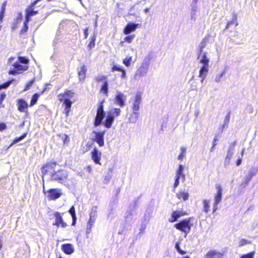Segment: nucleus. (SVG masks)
I'll list each match as a JSON object with an SVG mask.
<instances>
[{
  "mask_svg": "<svg viewBox=\"0 0 258 258\" xmlns=\"http://www.w3.org/2000/svg\"><path fill=\"white\" fill-rule=\"evenodd\" d=\"M78 71L79 80L80 81H84L86 78V74L87 72L86 67L84 64H83L81 66L80 68H78Z\"/></svg>",
  "mask_w": 258,
  "mask_h": 258,
  "instance_id": "nucleus-17",
  "label": "nucleus"
},
{
  "mask_svg": "<svg viewBox=\"0 0 258 258\" xmlns=\"http://www.w3.org/2000/svg\"><path fill=\"white\" fill-rule=\"evenodd\" d=\"M190 218L184 219L179 223L174 225V227L185 233L184 237H186L187 234L189 232L191 229V225H190Z\"/></svg>",
  "mask_w": 258,
  "mask_h": 258,
  "instance_id": "nucleus-2",
  "label": "nucleus"
},
{
  "mask_svg": "<svg viewBox=\"0 0 258 258\" xmlns=\"http://www.w3.org/2000/svg\"><path fill=\"white\" fill-rule=\"evenodd\" d=\"M252 178V177L248 174L246 175L242 179L241 185L243 186V187L245 186L249 183Z\"/></svg>",
  "mask_w": 258,
  "mask_h": 258,
  "instance_id": "nucleus-33",
  "label": "nucleus"
},
{
  "mask_svg": "<svg viewBox=\"0 0 258 258\" xmlns=\"http://www.w3.org/2000/svg\"><path fill=\"white\" fill-rule=\"evenodd\" d=\"M19 73L18 71L15 69L12 70H10L9 71V74L13 75H15L16 74Z\"/></svg>",
  "mask_w": 258,
  "mask_h": 258,
  "instance_id": "nucleus-64",
  "label": "nucleus"
},
{
  "mask_svg": "<svg viewBox=\"0 0 258 258\" xmlns=\"http://www.w3.org/2000/svg\"><path fill=\"white\" fill-rule=\"evenodd\" d=\"M258 172V166H252L248 172V174L253 177L255 176Z\"/></svg>",
  "mask_w": 258,
  "mask_h": 258,
  "instance_id": "nucleus-32",
  "label": "nucleus"
},
{
  "mask_svg": "<svg viewBox=\"0 0 258 258\" xmlns=\"http://www.w3.org/2000/svg\"><path fill=\"white\" fill-rule=\"evenodd\" d=\"M97 207H93L92 209L91 212L90 214V219L93 220H96L97 217Z\"/></svg>",
  "mask_w": 258,
  "mask_h": 258,
  "instance_id": "nucleus-30",
  "label": "nucleus"
},
{
  "mask_svg": "<svg viewBox=\"0 0 258 258\" xmlns=\"http://www.w3.org/2000/svg\"><path fill=\"white\" fill-rule=\"evenodd\" d=\"M62 139L63 140L64 143H68L70 141L69 137L67 135H63L62 136Z\"/></svg>",
  "mask_w": 258,
  "mask_h": 258,
  "instance_id": "nucleus-60",
  "label": "nucleus"
},
{
  "mask_svg": "<svg viewBox=\"0 0 258 258\" xmlns=\"http://www.w3.org/2000/svg\"><path fill=\"white\" fill-rule=\"evenodd\" d=\"M122 68L120 67V66H113L112 68V71H120L121 72L122 70Z\"/></svg>",
  "mask_w": 258,
  "mask_h": 258,
  "instance_id": "nucleus-57",
  "label": "nucleus"
},
{
  "mask_svg": "<svg viewBox=\"0 0 258 258\" xmlns=\"http://www.w3.org/2000/svg\"><path fill=\"white\" fill-rule=\"evenodd\" d=\"M93 133L95 135L94 141L96 142L100 147L103 146L104 145V136L105 132H96L94 131Z\"/></svg>",
  "mask_w": 258,
  "mask_h": 258,
  "instance_id": "nucleus-7",
  "label": "nucleus"
},
{
  "mask_svg": "<svg viewBox=\"0 0 258 258\" xmlns=\"http://www.w3.org/2000/svg\"><path fill=\"white\" fill-rule=\"evenodd\" d=\"M114 120V119L113 118V116L107 113V116L104 122H103V124L106 128H109L111 127Z\"/></svg>",
  "mask_w": 258,
  "mask_h": 258,
  "instance_id": "nucleus-20",
  "label": "nucleus"
},
{
  "mask_svg": "<svg viewBox=\"0 0 258 258\" xmlns=\"http://www.w3.org/2000/svg\"><path fill=\"white\" fill-rule=\"evenodd\" d=\"M96 40V35L94 34V35L92 36L91 38V40L89 44L88 45V48L90 49H92V48L94 47L95 45V41Z\"/></svg>",
  "mask_w": 258,
  "mask_h": 258,
  "instance_id": "nucleus-42",
  "label": "nucleus"
},
{
  "mask_svg": "<svg viewBox=\"0 0 258 258\" xmlns=\"http://www.w3.org/2000/svg\"><path fill=\"white\" fill-rule=\"evenodd\" d=\"M135 37V35L127 36L124 38V40L128 43H131Z\"/></svg>",
  "mask_w": 258,
  "mask_h": 258,
  "instance_id": "nucleus-51",
  "label": "nucleus"
},
{
  "mask_svg": "<svg viewBox=\"0 0 258 258\" xmlns=\"http://www.w3.org/2000/svg\"><path fill=\"white\" fill-rule=\"evenodd\" d=\"M107 79L106 77L104 76H98L96 80V81L97 82H101V81H102L103 80H106Z\"/></svg>",
  "mask_w": 258,
  "mask_h": 258,
  "instance_id": "nucleus-56",
  "label": "nucleus"
},
{
  "mask_svg": "<svg viewBox=\"0 0 258 258\" xmlns=\"http://www.w3.org/2000/svg\"><path fill=\"white\" fill-rule=\"evenodd\" d=\"M236 145V142H234L229 145L227 154L226 157L232 158L233 155V151L234 150L235 146Z\"/></svg>",
  "mask_w": 258,
  "mask_h": 258,
  "instance_id": "nucleus-25",
  "label": "nucleus"
},
{
  "mask_svg": "<svg viewBox=\"0 0 258 258\" xmlns=\"http://www.w3.org/2000/svg\"><path fill=\"white\" fill-rule=\"evenodd\" d=\"M126 96L119 91H117L114 97V102L120 107H123L125 105Z\"/></svg>",
  "mask_w": 258,
  "mask_h": 258,
  "instance_id": "nucleus-6",
  "label": "nucleus"
},
{
  "mask_svg": "<svg viewBox=\"0 0 258 258\" xmlns=\"http://www.w3.org/2000/svg\"><path fill=\"white\" fill-rule=\"evenodd\" d=\"M12 81H9L7 82H5L1 85H0L1 89H6L8 88L12 83Z\"/></svg>",
  "mask_w": 258,
  "mask_h": 258,
  "instance_id": "nucleus-49",
  "label": "nucleus"
},
{
  "mask_svg": "<svg viewBox=\"0 0 258 258\" xmlns=\"http://www.w3.org/2000/svg\"><path fill=\"white\" fill-rule=\"evenodd\" d=\"M223 254L216 250L209 251L204 256V258H222Z\"/></svg>",
  "mask_w": 258,
  "mask_h": 258,
  "instance_id": "nucleus-13",
  "label": "nucleus"
},
{
  "mask_svg": "<svg viewBox=\"0 0 258 258\" xmlns=\"http://www.w3.org/2000/svg\"><path fill=\"white\" fill-rule=\"evenodd\" d=\"M121 78L122 79H124L126 77V74L125 71L123 69L121 71Z\"/></svg>",
  "mask_w": 258,
  "mask_h": 258,
  "instance_id": "nucleus-63",
  "label": "nucleus"
},
{
  "mask_svg": "<svg viewBox=\"0 0 258 258\" xmlns=\"http://www.w3.org/2000/svg\"><path fill=\"white\" fill-rule=\"evenodd\" d=\"M172 215L177 220L178 218L181 217V216H183L184 215H187V213L185 212H183L182 211H175L172 213Z\"/></svg>",
  "mask_w": 258,
  "mask_h": 258,
  "instance_id": "nucleus-29",
  "label": "nucleus"
},
{
  "mask_svg": "<svg viewBox=\"0 0 258 258\" xmlns=\"http://www.w3.org/2000/svg\"><path fill=\"white\" fill-rule=\"evenodd\" d=\"M139 24H136L135 23H128L123 30V33L125 35L130 34L131 32L135 31L138 28Z\"/></svg>",
  "mask_w": 258,
  "mask_h": 258,
  "instance_id": "nucleus-10",
  "label": "nucleus"
},
{
  "mask_svg": "<svg viewBox=\"0 0 258 258\" xmlns=\"http://www.w3.org/2000/svg\"><path fill=\"white\" fill-rule=\"evenodd\" d=\"M183 169H184V166L180 164L178 166V168L176 172V176H178L179 177H182L183 180H185V174L183 173Z\"/></svg>",
  "mask_w": 258,
  "mask_h": 258,
  "instance_id": "nucleus-24",
  "label": "nucleus"
},
{
  "mask_svg": "<svg viewBox=\"0 0 258 258\" xmlns=\"http://www.w3.org/2000/svg\"><path fill=\"white\" fill-rule=\"evenodd\" d=\"M203 204H204V212L207 213L209 211L210 208V205H209V202L206 200H204L203 201Z\"/></svg>",
  "mask_w": 258,
  "mask_h": 258,
  "instance_id": "nucleus-41",
  "label": "nucleus"
},
{
  "mask_svg": "<svg viewBox=\"0 0 258 258\" xmlns=\"http://www.w3.org/2000/svg\"><path fill=\"white\" fill-rule=\"evenodd\" d=\"M69 212L71 215L72 217H75L76 216L75 212V208L74 206H73L69 210Z\"/></svg>",
  "mask_w": 258,
  "mask_h": 258,
  "instance_id": "nucleus-55",
  "label": "nucleus"
},
{
  "mask_svg": "<svg viewBox=\"0 0 258 258\" xmlns=\"http://www.w3.org/2000/svg\"><path fill=\"white\" fill-rule=\"evenodd\" d=\"M197 83L196 82H194L192 83H191V85H190V90H195L197 89Z\"/></svg>",
  "mask_w": 258,
  "mask_h": 258,
  "instance_id": "nucleus-61",
  "label": "nucleus"
},
{
  "mask_svg": "<svg viewBox=\"0 0 258 258\" xmlns=\"http://www.w3.org/2000/svg\"><path fill=\"white\" fill-rule=\"evenodd\" d=\"M255 253V251H253L247 254H243L240 258H253Z\"/></svg>",
  "mask_w": 258,
  "mask_h": 258,
  "instance_id": "nucleus-44",
  "label": "nucleus"
},
{
  "mask_svg": "<svg viewBox=\"0 0 258 258\" xmlns=\"http://www.w3.org/2000/svg\"><path fill=\"white\" fill-rule=\"evenodd\" d=\"M207 39L205 38L199 45V52H203L204 48L206 46Z\"/></svg>",
  "mask_w": 258,
  "mask_h": 258,
  "instance_id": "nucleus-37",
  "label": "nucleus"
},
{
  "mask_svg": "<svg viewBox=\"0 0 258 258\" xmlns=\"http://www.w3.org/2000/svg\"><path fill=\"white\" fill-rule=\"evenodd\" d=\"M35 82V79H33L31 81H29V82L26 84V87L25 89H24V91H27L29 90L31 87L32 86V85L34 84Z\"/></svg>",
  "mask_w": 258,
  "mask_h": 258,
  "instance_id": "nucleus-48",
  "label": "nucleus"
},
{
  "mask_svg": "<svg viewBox=\"0 0 258 258\" xmlns=\"http://www.w3.org/2000/svg\"><path fill=\"white\" fill-rule=\"evenodd\" d=\"M209 71V66H202L199 71V77H206Z\"/></svg>",
  "mask_w": 258,
  "mask_h": 258,
  "instance_id": "nucleus-22",
  "label": "nucleus"
},
{
  "mask_svg": "<svg viewBox=\"0 0 258 258\" xmlns=\"http://www.w3.org/2000/svg\"><path fill=\"white\" fill-rule=\"evenodd\" d=\"M28 26L27 25V22H25L24 23V27L21 30V33H24L26 32L28 30Z\"/></svg>",
  "mask_w": 258,
  "mask_h": 258,
  "instance_id": "nucleus-53",
  "label": "nucleus"
},
{
  "mask_svg": "<svg viewBox=\"0 0 258 258\" xmlns=\"http://www.w3.org/2000/svg\"><path fill=\"white\" fill-rule=\"evenodd\" d=\"M42 0H35L33 3L31 4V6L26 10L27 18H30L31 16H34L37 13V11L34 10V6Z\"/></svg>",
  "mask_w": 258,
  "mask_h": 258,
  "instance_id": "nucleus-12",
  "label": "nucleus"
},
{
  "mask_svg": "<svg viewBox=\"0 0 258 258\" xmlns=\"http://www.w3.org/2000/svg\"><path fill=\"white\" fill-rule=\"evenodd\" d=\"M28 106V103L23 99L18 101V110L21 112H25Z\"/></svg>",
  "mask_w": 258,
  "mask_h": 258,
  "instance_id": "nucleus-21",
  "label": "nucleus"
},
{
  "mask_svg": "<svg viewBox=\"0 0 258 258\" xmlns=\"http://www.w3.org/2000/svg\"><path fill=\"white\" fill-rule=\"evenodd\" d=\"M108 82L105 81L101 86V91L105 95H107L108 94Z\"/></svg>",
  "mask_w": 258,
  "mask_h": 258,
  "instance_id": "nucleus-38",
  "label": "nucleus"
},
{
  "mask_svg": "<svg viewBox=\"0 0 258 258\" xmlns=\"http://www.w3.org/2000/svg\"><path fill=\"white\" fill-rule=\"evenodd\" d=\"M132 60V56H126L123 60V64L126 66L129 67L131 64V61Z\"/></svg>",
  "mask_w": 258,
  "mask_h": 258,
  "instance_id": "nucleus-43",
  "label": "nucleus"
},
{
  "mask_svg": "<svg viewBox=\"0 0 258 258\" xmlns=\"http://www.w3.org/2000/svg\"><path fill=\"white\" fill-rule=\"evenodd\" d=\"M104 100H102L98 105L97 110L96 116L94 123V125L95 127L98 126L102 123V121L105 116V112L104 111Z\"/></svg>",
  "mask_w": 258,
  "mask_h": 258,
  "instance_id": "nucleus-3",
  "label": "nucleus"
},
{
  "mask_svg": "<svg viewBox=\"0 0 258 258\" xmlns=\"http://www.w3.org/2000/svg\"><path fill=\"white\" fill-rule=\"evenodd\" d=\"M7 128V125L5 123H0V131H3Z\"/></svg>",
  "mask_w": 258,
  "mask_h": 258,
  "instance_id": "nucleus-62",
  "label": "nucleus"
},
{
  "mask_svg": "<svg viewBox=\"0 0 258 258\" xmlns=\"http://www.w3.org/2000/svg\"><path fill=\"white\" fill-rule=\"evenodd\" d=\"M112 169L110 168L108 170V173L104 177L103 182L104 184H107L112 177Z\"/></svg>",
  "mask_w": 258,
  "mask_h": 258,
  "instance_id": "nucleus-31",
  "label": "nucleus"
},
{
  "mask_svg": "<svg viewBox=\"0 0 258 258\" xmlns=\"http://www.w3.org/2000/svg\"><path fill=\"white\" fill-rule=\"evenodd\" d=\"M225 75V71H223L221 73L217 74L215 78V81L218 83H220L221 81V79Z\"/></svg>",
  "mask_w": 258,
  "mask_h": 258,
  "instance_id": "nucleus-40",
  "label": "nucleus"
},
{
  "mask_svg": "<svg viewBox=\"0 0 258 258\" xmlns=\"http://www.w3.org/2000/svg\"><path fill=\"white\" fill-rule=\"evenodd\" d=\"M55 217V222L53 224L54 225L57 226H61L62 228H65L67 226V224L63 222L62 216L60 213L56 212L54 213Z\"/></svg>",
  "mask_w": 258,
  "mask_h": 258,
  "instance_id": "nucleus-9",
  "label": "nucleus"
},
{
  "mask_svg": "<svg viewBox=\"0 0 258 258\" xmlns=\"http://www.w3.org/2000/svg\"><path fill=\"white\" fill-rule=\"evenodd\" d=\"M149 65V62L144 61L136 71L134 75V79L136 80H139L140 78L145 77L148 73Z\"/></svg>",
  "mask_w": 258,
  "mask_h": 258,
  "instance_id": "nucleus-4",
  "label": "nucleus"
},
{
  "mask_svg": "<svg viewBox=\"0 0 258 258\" xmlns=\"http://www.w3.org/2000/svg\"><path fill=\"white\" fill-rule=\"evenodd\" d=\"M47 197L52 200L59 198L62 194L61 190L58 188L50 189L47 191Z\"/></svg>",
  "mask_w": 258,
  "mask_h": 258,
  "instance_id": "nucleus-5",
  "label": "nucleus"
},
{
  "mask_svg": "<svg viewBox=\"0 0 258 258\" xmlns=\"http://www.w3.org/2000/svg\"><path fill=\"white\" fill-rule=\"evenodd\" d=\"M176 196L178 199H182L184 201H186L188 199L189 194L187 191H180L177 194Z\"/></svg>",
  "mask_w": 258,
  "mask_h": 258,
  "instance_id": "nucleus-27",
  "label": "nucleus"
},
{
  "mask_svg": "<svg viewBox=\"0 0 258 258\" xmlns=\"http://www.w3.org/2000/svg\"><path fill=\"white\" fill-rule=\"evenodd\" d=\"M198 58L199 59L200 63L203 64V66H209L210 60L207 57L206 52H199Z\"/></svg>",
  "mask_w": 258,
  "mask_h": 258,
  "instance_id": "nucleus-15",
  "label": "nucleus"
},
{
  "mask_svg": "<svg viewBox=\"0 0 258 258\" xmlns=\"http://www.w3.org/2000/svg\"><path fill=\"white\" fill-rule=\"evenodd\" d=\"M217 193L214 196V203L219 204L222 201V188L220 185L216 184Z\"/></svg>",
  "mask_w": 258,
  "mask_h": 258,
  "instance_id": "nucleus-11",
  "label": "nucleus"
},
{
  "mask_svg": "<svg viewBox=\"0 0 258 258\" xmlns=\"http://www.w3.org/2000/svg\"><path fill=\"white\" fill-rule=\"evenodd\" d=\"M179 242H177L175 245V248L177 250V252L181 254H184L186 253L185 251L182 250L179 246Z\"/></svg>",
  "mask_w": 258,
  "mask_h": 258,
  "instance_id": "nucleus-45",
  "label": "nucleus"
},
{
  "mask_svg": "<svg viewBox=\"0 0 258 258\" xmlns=\"http://www.w3.org/2000/svg\"><path fill=\"white\" fill-rule=\"evenodd\" d=\"M102 153L96 148H94L91 152V158L95 164L101 165L100 162Z\"/></svg>",
  "mask_w": 258,
  "mask_h": 258,
  "instance_id": "nucleus-8",
  "label": "nucleus"
},
{
  "mask_svg": "<svg viewBox=\"0 0 258 258\" xmlns=\"http://www.w3.org/2000/svg\"><path fill=\"white\" fill-rule=\"evenodd\" d=\"M251 242L248 240H247L246 239H242L240 242H239V246H242L244 245H246V244H250Z\"/></svg>",
  "mask_w": 258,
  "mask_h": 258,
  "instance_id": "nucleus-50",
  "label": "nucleus"
},
{
  "mask_svg": "<svg viewBox=\"0 0 258 258\" xmlns=\"http://www.w3.org/2000/svg\"><path fill=\"white\" fill-rule=\"evenodd\" d=\"M231 158L226 157L225 160L224 161V165L225 166H227L230 164V161L231 160Z\"/></svg>",
  "mask_w": 258,
  "mask_h": 258,
  "instance_id": "nucleus-59",
  "label": "nucleus"
},
{
  "mask_svg": "<svg viewBox=\"0 0 258 258\" xmlns=\"http://www.w3.org/2000/svg\"><path fill=\"white\" fill-rule=\"evenodd\" d=\"M139 116V113L133 111L128 118L129 122L135 123L136 122Z\"/></svg>",
  "mask_w": 258,
  "mask_h": 258,
  "instance_id": "nucleus-26",
  "label": "nucleus"
},
{
  "mask_svg": "<svg viewBox=\"0 0 258 258\" xmlns=\"http://www.w3.org/2000/svg\"><path fill=\"white\" fill-rule=\"evenodd\" d=\"M6 5H7V1H5V2L3 3V4L2 6L0 14H2V15H5Z\"/></svg>",
  "mask_w": 258,
  "mask_h": 258,
  "instance_id": "nucleus-52",
  "label": "nucleus"
},
{
  "mask_svg": "<svg viewBox=\"0 0 258 258\" xmlns=\"http://www.w3.org/2000/svg\"><path fill=\"white\" fill-rule=\"evenodd\" d=\"M95 221V220L89 219L86 229L87 233H90L91 232L92 227L93 226Z\"/></svg>",
  "mask_w": 258,
  "mask_h": 258,
  "instance_id": "nucleus-35",
  "label": "nucleus"
},
{
  "mask_svg": "<svg viewBox=\"0 0 258 258\" xmlns=\"http://www.w3.org/2000/svg\"><path fill=\"white\" fill-rule=\"evenodd\" d=\"M74 93L71 90L67 91L64 94H60L58 95V98L60 102H62L64 98L70 99L74 96Z\"/></svg>",
  "mask_w": 258,
  "mask_h": 258,
  "instance_id": "nucleus-18",
  "label": "nucleus"
},
{
  "mask_svg": "<svg viewBox=\"0 0 258 258\" xmlns=\"http://www.w3.org/2000/svg\"><path fill=\"white\" fill-rule=\"evenodd\" d=\"M180 178V177H178V176H175V180L173 185L174 188H176L178 186Z\"/></svg>",
  "mask_w": 258,
  "mask_h": 258,
  "instance_id": "nucleus-54",
  "label": "nucleus"
},
{
  "mask_svg": "<svg viewBox=\"0 0 258 258\" xmlns=\"http://www.w3.org/2000/svg\"><path fill=\"white\" fill-rule=\"evenodd\" d=\"M142 96L140 93H137L133 106V111L137 112L139 110L140 105L141 103Z\"/></svg>",
  "mask_w": 258,
  "mask_h": 258,
  "instance_id": "nucleus-14",
  "label": "nucleus"
},
{
  "mask_svg": "<svg viewBox=\"0 0 258 258\" xmlns=\"http://www.w3.org/2000/svg\"><path fill=\"white\" fill-rule=\"evenodd\" d=\"M18 59L20 63L23 64H27L29 61V59L23 56L19 57Z\"/></svg>",
  "mask_w": 258,
  "mask_h": 258,
  "instance_id": "nucleus-47",
  "label": "nucleus"
},
{
  "mask_svg": "<svg viewBox=\"0 0 258 258\" xmlns=\"http://www.w3.org/2000/svg\"><path fill=\"white\" fill-rule=\"evenodd\" d=\"M134 211L133 210H132L128 212H127L126 213L125 218L128 219L130 218V216L134 214Z\"/></svg>",
  "mask_w": 258,
  "mask_h": 258,
  "instance_id": "nucleus-58",
  "label": "nucleus"
},
{
  "mask_svg": "<svg viewBox=\"0 0 258 258\" xmlns=\"http://www.w3.org/2000/svg\"><path fill=\"white\" fill-rule=\"evenodd\" d=\"M56 166V163L54 162L47 163L42 167V173L44 176H48L50 181L62 183L68 177V173L62 169L55 170Z\"/></svg>",
  "mask_w": 258,
  "mask_h": 258,
  "instance_id": "nucleus-1",
  "label": "nucleus"
},
{
  "mask_svg": "<svg viewBox=\"0 0 258 258\" xmlns=\"http://www.w3.org/2000/svg\"><path fill=\"white\" fill-rule=\"evenodd\" d=\"M120 109L117 108H113L107 112L108 114L113 116V118H114V119L115 118V117L120 115Z\"/></svg>",
  "mask_w": 258,
  "mask_h": 258,
  "instance_id": "nucleus-23",
  "label": "nucleus"
},
{
  "mask_svg": "<svg viewBox=\"0 0 258 258\" xmlns=\"http://www.w3.org/2000/svg\"><path fill=\"white\" fill-rule=\"evenodd\" d=\"M14 69L17 70L18 71H23L27 70L28 67L26 66H23L20 63V62H15L13 64Z\"/></svg>",
  "mask_w": 258,
  "mask_h": 258,
  "instance_id": "nucleus-28",
  "label": "nucleus"
},
{
  "mask_svg": "<svg viewBox=\"0 0 258 258\" xmlns=\"http://www.w3.org/2000/svg\"><path fill=\"white\" fill-rule=\"evenodd\" d=\"M237 19V16L236 14H234L232 18V20L228 22L227 24V25L226 26V29H229V27L231 25L234 24L235 21H236Z\"/></svg>",
  "mask_w": 258,
  "mask_h": 258,
  "instance_id": "nucleus-46",
  "label": "nucleus"
},
{
  "mask_svg": "<svg viewBox=\"0 0 258 258\" xmlns=\"http://www.w3.org/2000/svg\"><path fill=\"white\" fill-rule=\"evenodd\" d=\"M61 249L67 254H71L74 252V247L72 244L66 243L61 245Z\"/></svg>",
  "mask_w": 258,
  "mask_h": 258,
  "instance_id": "nucleus-16",
  "label": "nucleus"
},
{
  "mask_svg": "<svg viewBox=\"0 0 258 258\" xmlns=\"http://www.w3.org/2000/svg\"><path fill=\"white\" fill-rule=\"evenodd\" d=\"M63 104L65 106V112L67 116L69 115V113L71 110V108L72 105V102L71 101L70 99L64 98L63 99Z\"/></svg>",
  "mask_w": 258,
  "mask_h": 258,
  "instance_id": "nucleus-19",
  "label": "nucleus"
},
{
  "mask_svg": "<svg viewBox=\"0 0 258 258\" xmlns=\"http://www.w3.org/2000/svg\"><path fill=\"white\" fill-rule=\"evenodd\" d=\"M230 118V112H229L225 116L223 122V124L222 125V128H224L225 127H227L228 124L229 122Z\"/></svg>",
  "mask_w": 258,
  "mask_h": 258,
  "instance_id": "nucleus-36",
  "label": "nucleus"
},
{
  "mask_svg": "<svg viewBox=\"0 0 258 258\" xmlns=\"http://www.w3.org/2000/svg\"><path fill=\"white\" fill-rule=\"evenodd\" d=\"M39 95L37 93H35L34 94L31 98V102H30V106H32L35 105L38 99Z\"/></svg>",
  "mask_w": 258,
  "mask_h": 258,
  "instance_id": "nucleus-39",
  "label": "nucleus"
},
{
  "mask_svg": "<svg viewBox=\"0 0 258 258\" xmlns=\"http://www.w3.org/2000/svg\"><path fill=\"white\" fill-rule=\"evenodd\" d=\"M26 136H27V133H25V134H23L22 136H21L20 137L16 138L14 140L13 142L11 144L10 147H11V146H13V145H14L15 144H17V143L20 142L24 138H25L26 137Z\"/></svg>",
  "mask_w": 258,
  "mask_h": 258,
  "instance_id": "nucleus-34",
  "label": "nucleus"
}]
</instances>
